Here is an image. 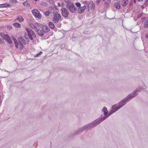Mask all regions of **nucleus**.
Masks as SVG:
<instances>
[{
    "label": "nucleus",
    "instance_id": "f257e3e1",
    "mask_svg": "<svg viewBox=\"0 0 148 148\" xmlns=\"http://www.w3.org/2000/svg\"><path fill=\"white\" fill-rule=\"evenodd\" d=\"M102 111L103 112V114L101 115L99 118L91 123H88L72 133V134L76 136L81 134L82 132L87 129L90 130L92 128L96 127L107 118V115L108 111L107 108L105 106L103 107Z\"/></svg>",
    "mask_w": 148,
    "mask_h": 148
},
{
    "label": "nucleus",
    "instance_id": "f03ea898",
    "mask_svg": "<svg viewBox=\"0 0 148 148\" xmlns=\"http://www.w3.org/2000/svg\"><path fill=\"white\" fill-rule=\"evenodd\" d=\"M141 89L142 88L141 87H139L138 88L136 89L133 92L130 93L120 101L118 104L120 108L125 105L127 102L129 101L132 98L138 95V93L140 92Z\"/></svg>",
    "mask_w": 148,
    "mask_h": 148
},
{
    "label": "nucleus",
    "instance_id": "7ed1b4c3",
    "mask_svg": "<svg viewBox=\"0 0 148 148\" xmlns=\"http://www.w3.org/2000/svg\"><path fill=\"white\" fill-rule=\"evenodd\" d=\"M66 8L71 12L75 13L77 10L76 7L71 2H68L66 4Z\"/></svg>",
    "mask_w": 148,
    "mask_h": 148
},
{
    "label": "nucleus",
    "instance_id": "20e7f679",
    "mask_svg": "<svg viewBox=\"0 0 148 148\" xmlns=\"http://www.w3.org/2000/svg\"><path fill=\"white\" fill-rule=\"evenodd\" d=\"M26 30L28 36L31 40H32L33 39V38H35L36 37V35L34 32L30 28H26Z\"/></svg>",
    "mask_w": 148,
    "mask_h": 148
},
{
    "label": "nucleus",
    "instance_id": "39448f33",
    "mask_svg": "<svg viewBox=\"0 0 148 148\" xmlns=\"http://www.w3.org/2000/svg\"><path fill=\"white\" fill-rule=\"evenodd\" d=\"M0 35L9 44H11L12 43V41L8 35L1 33Z\"/></svg>",
    "mask_w": 148,
    "mask_h": 148
},
{
    "label": "nucleus",
    "instance_id": "423d86ee",
    "mask_svg": "<svg viewBox=\"0 0 148 148\" xmlns=\"http://www.w3.org/2000/svg\"><path fill=\"white\" fill-rule=\"evenodd\" d=\"M54 17L53 18V22L54 23H58L61 19V16L60 14L56 12L53 13Z\"/></svg>",
    "mask_w": 148,
    "mask_h": 148
},
{
    "label": "nucleus",
    "instance_id": "0eeeda50",
    "mask_svg": "<svg viewBox=\"0 0 148 148\" xmlns=\"http://www.w3.org/2000/svg\"><path fill=\"white\" fill-rule=\"evenodd\" d=\"M18 40L19 42H20L24 45H26L29 42V40L27 37L25 36L19 37Z\"/></svg>",
    "mask_w": 148,
    "mask_h": 148
},
{
    "label": "nucleus",
    "instance_id": "6e6552de",
    "mask_svg": "<svg viewBox=\"0 0 148 148\" xmlns=\"http://www.w3.org/2000/svg\"><path fill=\"white\" fill-rule=\"evenodd\" d=\"M32 12L34 16L38 19L40 18L41 16L39 12L36 9L32 11Z\"/></svg>",
    "mask_w": 148,
    "mask_h": 148
},
{
    "label": "nucleus",
    "instance_id": "1a4fd4ad",
    "mask_svg": "<svg viewBox=\"0 0 148 148\" xmlns=\"http://www.w3.org/2000/svg\"><path fill=\"white\" fill-rule=\"evenodd\" d=\"M62 14L63 17L65 18L68 17L69 12L68 10L65 8H62L61 9Z\"/></svg>",
    "mask_w": 148,
    "mask_h": 148
},
{
    "label": "nucleus",
    "instance_id": "9d476101",
    "mask_svg": "<svg viewBox=\"0 0 148 148\" xmlns=\"http://www.w3.org/2000/svg\"><path fill=\"white\" fill-rule=\"evenodd\" d=\"M86 5H84L81 7H80L78 8L77 12L79 14L82 13L84 12L85 10L86 9Z\"/></svg>",
    "mask_w": 148,
    "mask_h": 148
},
{
    "label": "nucleus",
    "instance_id": "9b49d317",
    "mask_svg": "<svg viewBox=\"0 0 148 148\" xmlns=\"http://www.w3.org/2000/svg\"><path fill=\"white\" fill-rule=\"evenodd\" d=\"M120 108V107H119V105L117 104L113 105L112 107V109L114 111V112Z\"/></svg>",
    "mask_w": 148,
    "mask_h": 148
},
{
    "label": "nucleus",
    "instance_id": "f8f14e48",
    "mask_svg": "<svg viewBox=\"0 0 148 148\" xmlns=\"http://www.w3.org/2000/svg\"><path fill=\"white\" fill-rule=\"evenodd\" d=\"M35 30L36 31L37 33L40 36H41L45 34V33L43 32H42V30H40L39 29H38L37 28H36V29H35Z\"/></svg>",
    "mask_w": 148,
    "mask_h": 148
},
{
    "label": "nucleus",
    "instance_id": "ddd939ff",
    "mask_svg": "<svg viewBox=\"0 0 148 148\" xmlns=\"http://www.w3.org/2000/svg\"><path fill=\"white\" fill-rule=\"evenodd\" d=\"M11 37H12V39L13 40L14 42L15 47H16V48L17 49L18 48V42L17 40L16 39H15V38L13 36H12Z\"/></svg>",
    "mask_w": 148,
    "mask_h": 148
},
{
    "label": "nucleus",
    "instance_id": "4468645a",
    "mask_svg": "<svg viewBox=\"0 0 148 148\" xmlns=\"http://www.w3.org/2000/svg\"><path fill=\"white\" fill-rule=\"evenodd\" d=\"M88 8L92 9L94 8V4L93 2L90 1L87 6Z\"/></svg>",
    "mask_w": 148,
    "mask_h": 148
},
{
    "label": "nucleus",
    "instance_id": "2eb2a0df",
    "mask_svg": "<svg viewBox=\"0 0 148 148\" xmlns=\"http://www.w3.org/2000/svg\"><path fill=\"white\" fill-rule=\"evenodd\" d=\"M19 48V49H22L23 48V45L22 43L21 42H18V48Z\"/></svg>",
    "mask_w": 148,
    "mask_h": 148
},
{
    "label": "nucleus",
    "instance_id": "dca6fc26",
    "mask_svg": "<svg viewBox=\"0 0 148 148\" xmlns=\"http://www.w3.org/2000/svg\"><path fill=\"white\" fill-rule=\"evenodd\" d=\"M114 7L117 9H120L121 8V6L119 3H115L114 5Z\"/></svg>",
    "mask_w": 148,
    "mask_h": 148
},
{
    "label": "nucleus",
    "instance_id": "f3484780",
    "mask_svg": "<svg viewBox=\"0 0 148 148\" xmlns=\"http://www.w3.org/2000/svg\"><path fill=\"white\" fill-rule=\"evenodd\" d=\"M128 1L127 0H124L122 4V6L125 7L128 3Z\"/></svg>",
    "mask_w": 148,
    "mask_h": 148
},
{
    "label": "nucleus",
    "instance_id": "a211bd4d",
    "mask_svg": "<svg viewBox=\"0 0 148 148\" xmlns=\"http://www.w3.org/2000/svg\"><path fill=\"white\" fill-rule=\"evenodd\" d=\"M49 27L52 29H53L55 28V25L52 22H49Z\"/></svg>",
    "mask_w": 148,
    "mask_h": 148
},
{
    "label": "nucleus",
    "instance_id": "6ab92c4d",
    "mask_svg": "<svg viewBox=\"0 0 148 148\" xmlns=\"http://www.w3.org/2000/svg\"><path fill=\"white\" fill-rule=\"evenodd\" d=\"M50 30V28L48 27L47 26H45V30H43V32L44 33H47Z\"/></svg>",
    "mask_w": 148,
    "mask_h": 148
},
{
    "label": "nucleus",
    "instance_id": "aec40b11",
    "mask_svg": "<svg viewBox=\"0 0 148 148\" xmlns=\"http://www.w3.org/2000/svg\"><path fill=\"white\" fill-rule=\"evenodd\" d=\"M23 4L25 6H26L27 7H30V5L29 4H28L27 1H26L23 2Z\"/></svg>",
    "mask_w": 148,
    "mask_h": 148
},
{
    "label": "nucleus",
    "instance_id": "412c9836",
    "mask_svg": "<svg viewBox=\"0 0 148 148\" xmlns=\"http://www.w3.org/2000/svg\"><path fill=\"white\" fill-rule=\"evenodd\" d=\"M114 111L112 109L111 110L109 113H108L107 115V118H108L109 116L112 114L113 113H114Z\"/></svg>",
    "mask_w": 148,
    "mask_h": 148
},
{
    "label": "nucleus",
    "instance_id": "4be33fe9",
    "mask_svg": "<svg viewBox=\"0 0 148 148\" xmlns=\"http://www.w3.org/2000/svg\"><path fill=\"white\" fill-rule=\"evenodd\" d=\"M144 27L145 28L148 27V20H146L144 22Z\"/></svg>",
    "mask_w": 148,
    "mask_h": 148
},
{
    "label": "nucleus",
    "instance_id": "5701e85b",
    "mask_svg": "<svg viewBox=\"0 0 148 148\" xmlns=\"http://www.w3.org/2000/svg\"><path fill=\"white\" fill-rule=\"evenodd\" d=\"M14 26L15 27H18V28H19L21 27V25L19 23H14Z\"/></svg>",
    "mask_w": 148,
    "mask_h": 148
},
{
    "label": "nucleus",
    "instance_id": "b1692460",
    "mask_svg": "<svg viewBox=\"0 0 148 148\" xmlns=\"http://www.w3.org/2000/svg\"><path fill=\"white\" fill-rule=\"evenodd\" d=\"M16 19L18 20V21L20 22H21L23 21L24 20L22 16H21L20 17H18Z\"/></svg>",
    "mask_w": 148,
    "mask_h": 148
},
{
    "label": "nucleus",
    "instance_id": "393cba45",
    "mask_svg": "<svg viewBox=\"0 0 148 148\" xmlns=\"http://www.w3.org/2000/svg\"><path fill=\"white\" fill-rule=\"evenodd\" d=\"M30 26L33 29H34V30H35V29H36V28H37V27H35V24L34 25L32 24H30Z\"/></svg>",
    "mask_w": 148,
    "mask_h": 148
},
{
    "label": "nucleus",
    "instance_id": "a878e982",
    "mask_svg": "<svg viewBox=\"0 0 148 148\" xmlns=\"http://www.w3.org/2000/svg\"><path fill=\"white\" fill-rule=\"evenodd\" d=\"M107 5L109 4L110 3V0H103Z\"/></svg>",
    "mask_w": 148,
    "mask_h": 148
},
{
    "label": "nucleus",
    "instance_id": "bb28decb",
    "mask_svg": "<svg viewBox=\"0 0 148 148\" xmlns=\"http://www.w3.org/2000/svg\"><path fill=\"white\" fill-rule=\"evenodd\" d=\"M42 53V51H40L38 53L36 54L34 56V57H36L40 55Z\"/></svg>",
    "mask_w": 148,
    "mask_h": 148
},
{
    "label": "nucleus",
    "instance_id": "cd10ccee",
    "mask_svg": "<svg viewBox=\"0 0 148 148\" xmlns=\"http://www.w3.org/2000/svg\"><path fill=\"white\" fill-rule=\"evenodd\" d=\"M75 5L78 7L79 8L81 6V4L80 3L78 2H76L75 3Z\"/></svg>",
    "mask_w": 148,
    "mask_h": 148
},
{
    "label": "nucleus",
    "instance_id": "c85d7f7f",
    "mask_svg": "<svg viewBox=\"0 0 148 148\" xmlns=\"http://www.w3.org/2000/svg\"><path fill=\"white\" fill-rule=\"evenodd\" d=\"M35 27H41V26L42 25L40 24L39 23H35Z\"/></svg>",
    "mask_w": 148,
    "mask_h": 148
},
{
    "label": "nucleus",
    "instance_id": "c756f323",
    "mask_svg": "<svg viewBox=\"0 0 148 148\" xmlns=\"http://www.w3.org/2000/svg\"><path fill=\"white\" fill-rule=\"evenodd\" d=\"M50 14V12L49 11H47L45 12V16H47L49 15Z\"/></svg>",
    "mask_w": 148,
    "mask_h": 148
},
{
    "label": "nucleus",
    "instance_id": "7c9ffc66",
    "mask_svg": "<svg viewBox=\"0 0 148 148\" xmlns=\"http://www.w3.org/2000/svg\"><path fill=\"white\" fill-rule=\"evenodd\" d=\"M6 3L0 4V7L1 8L6 7Z\"/></svg>",
    "mask_w": 148,
    "mask_h": 148
},
{
    "label": "nucleus",
    "instance_id": "2f4dec72",
    "mask_svg": "<svg viewBox=\"0 0 148 148\" xmlns=\"http://www.w3.org/2000/svg\"><path fill=\"white\" fill-rule=\"evenodd\" d=\"M12 3H16L17 2V0H11Z\"/></svg>",
    "mask_w": 148,
    "mask_h": 148
},
{
    "label": "nucleus",
    "instance_id": "473e14b6",
    "mask_svg": "<svg viewBox=\"0 0 148 148\" xmlns=\"http://www.w3.org/2000/svg\"><path fill=\"white\" fill-rule=\"evenodd\" d=\"M3 44V42L2 40V39L1 38H0V44Z\"/></svg>",
    "mask_w": 148,
    "mask_h": 148
},
{
    "label": "nucleus",
    "instance_id": "72a5a7b5",
    "mask_svg": "<svg viewBox=\"0 0 148 148\" xmlns=\"http://www.w3.org/2000/svg\"><path fill=\"white\" fill-rule=\"evenodd\" d=\"M6 7H10V4L7 3H6Z\"/></svg>",
    "mask_w": 148,
    "mask_h": 148
},
{
    "label": "nucleus",
    "instance_id": "f704fd0d",
    "mask_svg": "<svg viewBox=\"0 0 148 148\" xmlns=\"http://www.w3.org/2000/svg\"><path fill=\"white\" fill-rule=\"evenodd\" d=\"M143 15V13H141L138 16V17H141V16H142Z\"/></svg>",
    "mask_w": 148,
    "mask_h": 148
},
{
    "label": "nucleus",
    "instance_id": "c9c22d12",
    "mask_svg": "<svg viewBox=\"0 0 148 148\" xmlns=\"http://www.w3.org/2000/svg\"><path fill=\"white\" fill-rule=\"evenodd\" d=\"M145 4L146 5H148V0H146L145 1Z\"/></svg>",
    "mask_w": 148,
    "mask_h": 148
},
{
    "label": "nucleus",
    "instance_id": "e433bc0d",
    "mask_svg": "<svg viewBox=\"0 0 148 148\" xmlns=\"http://www.w3.org/2000/svg\"><path fill=\"white\" fill-rule=\"evenodd\" d=\"M101 0H97V3H99L100 2Z\"/></svg>",
    "mask_w": 148,
    "mask_h": 148
},
{
    "label": "nucleus",
    "instance_id": "4c0bfd02",
    "mask_svg": "<svg viewBox=\"0 0 148 148\" xmlns=\"http://www.w3.org/2000/svg\"><path fill=\"white\" fill-rule=\"evenodd\" d=\"M58 5L59 7H60L61 6V4L60 3H58Z\"/></svg>",
    "mask_w": 148,
    "mask_h": 148
},
{
    "label": "nucleus",
    "instance_id": "58836bf2",
    "mask_svg": "<svg viewBox=\"0 0 148 148\" xmlns=\"http://www.w3.org/2000/svg\"><path fill=\"white\" fill-rule=\"evenodd\" d=\"M83 3L85 4H87V2L85 1L83 2Z\"/></svg>",
    "mask_w": 148,
    "mask_h": 148
},
{
    "label": "nucleus",
    "instance_id": "ea45409f",
    "mask_svg": "<svg viewBox=\"0 0 148 148\" xmlns=\"http://www.w3.org/2000/svg\"><path fill=\"white\" fill-rule=\"evenodd\" d=\"M136 0H134V3L135 4L136 3Z\"/></svg>",
    "mask_w": 148,
    "mask_h": 148
},
{
    "label": "nucleus",
    "instance_id": "a19ab883",
    "mask_svg": "<svg viewBox=\"0 0 148 148\" xmlns=\"http://www.w3.org/2000/svg\"><path fill=\"white\" fill-rule=\"evenodd\" d=\"M45 30V28H42V32H43V30Z\"/></svg>",
    "mask_w": 148,
    "mask_h": 148
},
{
    "label": "nucleus",
    "instance_id": "79ce46f5",
    "mask_svg": "<svg viewBox=\"0 0 148 148\" xmlns=\"http://www.w3.org/2000/svg\"><path fill=\"white\" fill-rule=\"evenodd\" d=\"M143 0H138V1L139 2L140 1H142Z\"/></svg>",
    "mask_w": 148,
    "mask_h": 148
},
{
    "label": "nucleus",
    "instance_id": "37998d69",
    "mask_svg": "<svg viewBox=\"0 0 148 148\" xmlns=\"http://www.w3.org/2000/svg\"><path fill=\"white\" fill-rule=\"evenodd\" d=\"M146 38L148 39V35H147L146 36Z\"/></svg>",
    "mask_w": 148,
    "mask_h": 148
},
{
    "label": "nucleus",
    "instance_id": "c03bdc74",
    "mask_svg": "<svg viewBox=\"0 0 148 148\" xmlns=\"http://www.w3.org/2000/svg\"><path fill=\"white\" fill-rule=\"evenodd\" d=\"M142 8H144V7L143 6H142Z\"/></svg>",
    "mask_w": 148,
    "mask_h": 148
},
{
    "label": "nucleus",
    "instance_id": "a18cd8bd",
    "mask_svg": "<svg viewBox=\"0 0 148 148\" xmlns=\"http://www.w3.org/2000/svg\"><path fill=\"white\" fill-rule=\"evenodd\" d=\"M1 103V100H0V103Z\"/></svg>",
    "mask_w": 148,
    "mask_h": 148
},
{
    "label": "nucleus",
    "instance_id": "49530a36",
    "mask_svg": "<svg viewBox=\"0 0 148 148\" xmlns=\"http://www.w3.org/2000/svg\"><path fill=\"white\" fill-rule=\"evenodd\" d=\"M1 99V97H0V99Z\"/></svg>",
    "mask_w": 148,
    "mask_h": 148
}]
</instances>
